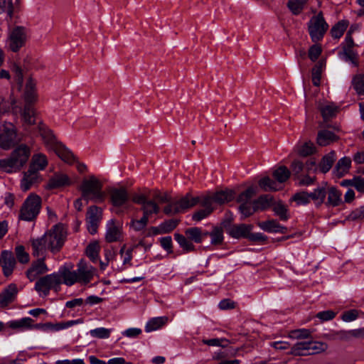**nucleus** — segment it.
<instances>
[{"mask_svg":"<svg viewBox=\"0 0 364 364\" xmlns=\"http://www.w3.org/2000/svg\"><path fill=\"white\" fill-rule=\"evenodd\" d=\"M238 351V348L220 350L214 353L213 360H217L218 364H240L241 361L238 359H229L231 356L237 355Z\"/></svg>","mask_w":364,"mask_h":364,"instance_id":"f8f14e48","label":"nucleus"},{"mask_svg":"<svg viewBox=\"0 0 364 364\" xmlns=\"http://www.w3.org/2000/svg\"><path fill=\"white\" fill-rule=\"evenodd\" d=\"M336 160V154L334 151H331L329 154L324 156L320 163L319 167L323 173L328 172L332 167Z\"/></svg>","mask_w":364,"mask_h":364,"instance_id":"a19ab883","label":"nucleus"},{"mask_svg":"<svg viewBox=\"0 0 364 364\" xmlns=\"http://www.w3.org/2000/svg\"><path fill=\"white\" fill-rule=\"evenodd\" d=\"M306 2L307 0H289L287 6L293 14L298 15L302 11Z\"/></svg>","mask_w":364,"mask_h":364,"instance_id":"37998d69","label":"nucleus"},{"mask_svg":"<svg viewBox=\"0 0 364 364\" xmlns=\"http://www.w3.org/2000/svg\"><path fill=\"white\" fill-rule=\"evenodd\" d=\"M200 197H193L190 194H186L179 200L175 202V212H183L188 208L195 206L200 201Z\"/></svg>","mask_w":364,"mask_h":364,"instance_id":"aec40b11","label":"nucleus"},{"mask_svg":"<svg viewBox=\"0 0 364 364\" xmlns=\"http://www.w3.org/2000/svg\"><path fill=\"white\" fill-rule=\"evenodd\" d=\"M77 267L76 272L78 283L87 284L90 282L94 277L95 268L87 264L83 259L80 260Z\"/></svg>","mask_w":364,"mask_h":364,"instance_id":"9d476101","label":"nucleus"},{"mask_svg":"<svg viewBox=\"0 0 364 364\" xmlns=\"http://www.w3.org/2000/svg\"><path fill=\"white\" fill-rule=\"evenodd\" d=\"M185 233L190 240L197 243L201 242L203 237L208 235V232L203 233L199 228H188L186 230Z\"/></svg>","mask_w":364,"mask_h":364,"instance_id":"e433bc0d","label":"nucleus"},{"mask_svg":"<svg viewBox=\"0 0 364 364\" xmlns=\"http://www.w3.org/2000/svg\"><path fill=\"white\" fill-rule=\"evenodd\" d=\"M112 330L103 327L97 328L90 331V336L97 338H108L110 336Z\"/></svg>","mask_w":364,"mask_h":364,"instance_id":"e2e57ef3","label":"nucleus"},{"mask_svg":"<svg viewBox=\"0 0 364 364\" xmlns=\"http://www.w3.org/2000/svg\"><path fill=\"white\" fill-rule=\"evenodd\" d=\"M295 150L297 153L302 156H307L314 154L316 151V147L311 141H306L302 144H298Z\"/></svg>","mask_w":364,"mask_h":364,"instance_id":"ea45409f","label":"nucleus"},{"mask_svg":"<svg viewBox=\"0 0 364 364\" xmlns=\"http://www.w3.org/2000/svg\"><path fill=\"white\" fill-rule=\"evenodd\" d=\"M339 137L333 132L322 129L318 132L316 137V143L321 146H326L338 141Z\"/></svg>","mask_w":364,"mask_h":364,"instance_id":"cd10ccee","label":"nucleus"},{"mask_svg":"<svg viewBox=\"0 0 364 364\" xmlns=\"http://www.w3.org/2000/svg\"><path fill=\"white\" fill-rule=\"evenodd\" d=\"M47 166V157L43 154L38 153L33 155L29 168L38 172L45 169Z\"/></svg>","mask_w":364,"mask_h":364,"instance_id":"7c9ffc66","label":"nucleus"},{"mask_svg":"<svg viewBox=\"0 0 364 364\" xmlns=\"http://www.w3.org/2000/svg\"><path fill=\"white\" fill-rule=\"evenodd\" d=\"M254 202L257 210H265L271 205L272 198L269 195H264Z\"/></svg>","mask_w":364,"mask_h":364,"instance_id":"de8ad7c7","label":"nucleus"},{"mask_svg":"<svg viewBox=\"0 0 364 364\" xmlns=\"http://www.w3.org/2000/svg\"><path fill=\"white\" fill-rule=\"evenodd\" d=\"M53 151L65 163L71 164L75 161V158L72 152L61 143Z\"/></svg>","mask_w":364,"mask_h":364,"instance_id":"2f4dec72","label":"nucleus"},{"mask_svg":"<svg viewBox=\"0 0 364 364\" xmlns=\"http://www.w3.org/2000/svg\"><path fill=\"white\" fill-rule=\"evenodd\" d=\"M353 85L359 95H364V74L356 75L353 79Z\"/></svg>","mask_w":364,"mask_h":364,"instance_id":"6e6d98bb","label":"nucleus"},{"mask_svg":"<svg viewBox=\"0 0 364 364\" xmlns=\"http://www.w3.org/2000/svg\"><path fill=\"white\" fill-rule=\"evenodd\" d=\"M259 185L264 191H272L278 190L277 184L269 177H264L259 180Z\"/></svg>","mask_w":364,"mask_h":364,"instance_id":"3c124183","label":"nucleus"},{"mask_svg":"<svg viewBox=\"0 0 364 364\" xmlns=\"http://www.w3.org/2000/svg\"><path fill=\"white\" fill-rule=\"evenodd\" d=\"M73 265L72 264H65L57 272L62 283L67 286H72L75 283H78L76 270H73Z\"/></svg>","mask_w":364,"mask_h":364,"instance_id":"9b49d317","label":"nucleus"},{"mask_svg":"<svg viewBox=\"0 0 364 364\" xmlns=\"http://www.w3.org/2000/svg\"><path fill=\"white\" fill-rule=\"evenodd\" d=\"M12 71L14 73V79L18 85V90L23 87V70L18 65H14Z\"/></svg>","mask_w":364,"mask_h":364,"instance_id":"69168bd1","label":"nucleus"},{"mask_svg":"<svg viewBox=\"0 0 364 364\" xmlns=\"http://www.w3.org/2000/svg\"><path fill=\"white\" fill-rule=\"evenodd\" d=\"M21 115L26 124H33L35 123V111L30 104L26 103Z\"/></svg>","mask_w":364,"mask_h":364,"instance_id":"c03bdc74","label":"nucleus"},{"mask_svg":"<svg viewBox=\"0 0 364 364\" xmlns=\"http://www.w3.org/2000/svg\"><path fill=\"white\" fill-rule=\"evenodd\" d=\"M16 257L19 262L25 264L29 261V255L25 251V248L22 245L17 246L15 249Z\"/></svg>","mask_w":364,"mask_h":364,"instance_id":"0e129e2a","label":"nucleus"},{"mask_svg":"<svg viewBox=\"0 0 364 364\" xmlns=\"http://www.w3.org/2000/svg\"><path fill=\"white\" fill-rule=\"evenodd\" d=\"M52 252H58L64 245L66 238V231L61 224L52 227L43 235Z\"/></svg>","mask_w":364,"mask_h":364,"instance_id":"20e7f679","label":"nucleus"},{"mask_svg":"<svg viewBox=\"0 0 364 364\" xmlns=\"http://www.w3.org/2000/svg\"><path fill=\"white\" fill-rule=\"evenodd\" d=\"M274 177L280 183L286 181L290 176V171L285 166H280L273 173Z\"/></svg>","mask_w":364,"mask_h":364,"instance_id":"5fc2aeb1","label":"nucleus"},{"mask_svg":"<svg viewBox=\"0 0 364 364\" xmlns=\"http://www.w3.org/2000/svg\"><path fill=\"white\" fill-rule=\"evenodd\" d=\"M61 284L62 281L59 279L57 272H54L38 279L35 284V289L41 296H46L50 289L58 291Z\"/></svg>","mask_w":364,"mask_h":364,"instance_id":"39448f33","label":"nucleus"},{"mask_svg":"<svg viewBox=\"0 0 364 364\" xmlns=\"http://www.w3.org/2000/svg\"><path fill=\"white\" fill-rule=\"evenodd\" d=\"M168 321L167 317H156L150 319L146 324L145 331L151 332L159 329Z\"/></svg>","mask_w":364,"mask_h":364,"instance_id":"c9c22d12","label":"nucleus"},{"mask_svg":"<svg viewBox=\"0 0 364 364\" xmlns=\"http://www.w3.org/2000/svg\"><path fill=\"white\" fill-rule=\"evenodd\" d=\"M359 314L360 311L356 309L346 311L341 315V319L345 322H351L358 318Z\"/></svg>","mask_w":364,"mask_h":364,"instance_id":"774afa93","label":"nucleus"},{"mask_svg":"<svg viewBox=\"0 0 364 364\" xmlns=\"http://www.w3.org/2000/svg\"><path fill=\"white\" fill-rule=\"evenodd\" d=\"M122 224L114 220H109L106 225V232L105 238L107 242H119L123 240Z\"/></svg>","mask_w":364,"mask_h":364,"instance_id":"6e6552de","label":"nucleus"},{"mask_svg":"<svg viewBox=\"0 0 364 364\" xmlns=\"http://www.w3.org/2000/svg\"><path fill=\"white\" fill-rule=\"evenodd\" d=\"M208 235L211 237V244L220 245L223 241V232L222 228H215Z\"/></svg>","mask_w":364,"mask_h":364,"instance_id":"680f3d73","label":"nucleus"},{"mask_svg":"<svg viewBox=\"0 0 364 364\" xmlns=\"http://www.w3.org/2000/svg\"><path fill=\"white\" fill-rule=\"evenodd\" d=\"M36 85V82L32 77H29L26 79L23 99L27 104H31L37 99Z\"/></svg>","mask_w":364,"mask_h":364,"instance_id":"a878e982","label":"nucleus"},{"mask_svg":"<svg viewBox=\"0 0 364 364\" xmlns=\"http://www.w3.org/2000/svg\"><path fill=\"white\" fill-rule=\"evenodd\" d=\"M72 183L71 179L65 173H55L50 178L47 183V188L53 189L69 186Z\"/></svg>","mask_w":364,"mask_h":364,"instance_id":"b1692460","label":"nucleus"},{"mask_svg":"<svg viewBox=\"0 0 364 364\" xmlns=\"http://www.w3.org/2000/svg\"><path fill=\"white\" fill-rule=\"evenodd\" d=\"M141 210L143 212V216L149 219L152 214H158L159 213L160 207L154 200L149 198V200L141 207Z\"/></svg>","mask_w":364,"mask_h":364,"instance_id":"473e14b6","label":"nucleus"},{"mask_svg":"<svg viewBox=\"0 0 364 364\" xmlns=\"http://www.w3.org/2000/svg\"><path fill=\"white\" fill-rule=\"evenodd\" d=\"M326 196H328L325 202L326 206L336 207L342 203V193L334 186L327 184Z\"/></svg>","mask_w":364,"mask_h":364,"instance_id":"5701e85b","label":"nucleus"},{"mask_svg":"<svg viewBox=\"0 0 364 364\" xmlns=\"http://www.w3.org/2000/svg\"><path fill=\"white\" fill-rule=\"evenodd\" d=\"M30 156V147L24 144H20L9 158L0 160V170L6 173L18 171L27 163Z\"/></svg>","mask_w":364,"mask_h":364,"instance_id":"f257e3e1","label":"nucleus"},{"mask_svg":"<svg viewBox=\"0 0 364 364\" xmlns=\"http://www.w3.org/2000/svg\"><path fill=\"white\" fill-rule=\"evenodd\" d=\"M322 117L325 120L336 116L338 107L333 103L327 102L319 106Z\"/></svg>","mask_w":364,"mask_h":364,"instance_id":"72a5a7b5","label":"nucleus"},{"mask_svg":"<svg viewBox=\"0 0 364 364\" xmlns=\"http://www.w3.org/2000/svg\"><path fill=\"white\" fill-rule=\"evenodd\" d=\"M348 27V23L345 21H339L331 30V33L333 38L338 39L344 33Z\"/></svg>","mask_w":364,"mask_h":364,"instance_id":"a18cd8bd","label":"nucleus"},{"mask_svg":"<svg viewBox=\"0 0 364 364\" xmlns=\"http://www.w3.org/2000/svg\"><path fill=\"white\" fill-rule=\"evenodd\" d=\"M175 240L179 245L186 252L193 251L194 245L184 235L176 233L174 235Z\"/></svg>","mask_w":364,"mask_h":364,"instance_id":"8fccbe9b","label":"nucleus"},{"mask_svg":"<svg viewBox=\"0 0 364 364\" xmlns=\"http://www.w3.org/2000/svg\"><path fill=\"white\" fill-rule=\"evenodd\" d=\"M33 320L29 317H25L19 320L11 321L8 326L13 329H26L32 326Z\"/></svg>","mask_w":364,"mask_h":364,"instance_id":"58836bf2","label":"nucleus"},{"mask_svg":"<svg viewBox=\"0 0 364 364\" xmlns=\"http://www.w3.org/2000/svg\"><path fill=\"white\" fill-rule=\"evenodd\" d=\"M273 211L281 220L286 221L289 218L287 208L281 203H278L274 205Z\"/></svg>","mask_w":364,"mask_h":364,"instance_id":"49530a36","label":"nucleus"},{"mask_svg":"<svg viewBox=\"0 0 364 364\" xmlns=\"http://www.w3.org/2000/svg\"><path fill=\"white\" fill-rule=\"evenodd\" d=\"M240 205L239 207L240 212L242 215V218H245L247 217L252 215L257 210L255 208V202L253 205L251 203H240Z\"/></svg>","mask_w":364,"mask_h":364,"instance_id":"603ef678","label":"nucleus"},{"mask_svg":"<svg viewBox=\"0 0 364 364\" xmlns=\"http://www.w3.org/2000/svg\"><path fill=\"white\" fill-rule=\"evenodd\" d=\"M17 287L14 284H9L4 290L0 294V307L4 308L7 306L9 304L13 302L17 295Z\"/></svg>","mask_w":364,"mask_h":364,"instance_id":"412c9836","label":"nucleus"},{"mask_svg":"<svg viewBox=\"0 0 364 364\" xmlns=\"http://www.w3.org/2000/svg\"><path fill=\"white\" fill-rule=\"evenodd\" d=\"M256 188L250 186L239 195L237 201L239 203H250V199L256 194Z\"/></svg>","mask_w":364,"mask_h":364,"instance_id":"13d9d810","label":"nucleus"},{"mask_svg":"<svg viewBox=\"0 0 364 364\" xmlns=\"http://www.w3.org/2000/svg\"><path fill=\"white\" fill-rule=\"evenodd\" d=\"M110 199L112 205L115 207L123 206L129 198L127 189L124 187L114 188L109 191Z\"/></svg>","mask_w":364,"mask_h":364,"instance_id":"2eb2a0df","label":"nucleus"},{"mask_svg":"<svg viewBox=\"0 0 364 364\" xmlns=\"http://www.w3.org/2000/svg\"><path fill=\"white\" fill-rule=\"evenodd\" d=\"M252 230V225L240 224L232 225L227 229V232L233 238H247L249 233Z\"/></svg>","mask_w":364,"mask_h":364,"instance_id":"f3484780","label":"nucleus"},{"mask_svg":"<svg viewBox=\"0 0 364 364\" xmlns=\"http://www.w3.org/2000/svg\"><path fill=\"white\" fill-rule=\"evenodd\" d=\"M26 41V34L21 27L14 28L9 35V47L14 52L21 48Z\"/></svg>","mask_w":364,"mask_h":364,"instance_id":"ddd939ff","label":"nucleus"},{"mask_svg":"<svg viewBox=\"0 0 364 364\" xmlns=\"http://www.w3.org/2000/svg\"><path fill=\"white\" fill-rule=\"evenodd\" d=\"M351 165V159L349 157H343L338 160L335 167L336 175L339 177L345 175L349 170Z\"/></svg>","mask_w":364,"mask_h":364,"instance_id":"f704fd0d","label":"nucleus"},{"mask_svg":"<svg viewBox=\"0 0 364 364\" xmlns=\"http://www.w3.org/2000/svg\"><path fill=\"white\" fill-rule=\"evenodd\" d=\"M41 208V198L36 194L31 193L20 210L19 218L25 221H32L36 218Z\"/></svg>","mask_w":364,"mask_h":364,"instance_id":"7ed1b4c3","label":"nucleus"},{"mask_svg":"<svg viewBox=\"0 0 364 364\" xmlns=\"http://www.w3.org/2000/svg\"><path fill=\"white\" fill-rule=\"evenodd\" d=\"M19 141L16 129L12 123L5 122L0 126L1 149L9 150Z\"/></svg>","mask_w":364,"mask_h":364,"instance_id":"423d86ee","label":"nucleus"},{"mask_svg":"<svg viewBox=\"0 0 364 364\" xmlns=\"http://www.w3.org/2000/svg\"><path fill=\"white\" fill-rule=\"evenodd\" d=\"M202 342L210 346H220L223 348H228L230 344L229 341L225 338L203 339Z\"/></svg>","mask_w":364,"mask_h":364,"instance_id":"052dcab7","label":"nucleus"},{"mask_svg":"<svg viewBox=\"0 0 364 364\" xmlns=\"http://www.w3.org/2000/svg\"><path fill=\"white\" fill-rule=\"evenodd\" d=\"M328 348L326 343L318 341H308L309 355L324 352Z\"/></svg>","mask_w":364,"mask_h":364,"instance_id":"79ce46f5","label":"nucleus"},{"mask_svg":"<svg viewBox=\"0 0 364 364\" xmlns=\"http://www.w3.org/2000/svg\"><path fill=\"white\" fill-rule=\"evenodd\" d=\"M292 199L299 205H306L311 201L310 193L305 191L299 192L294 195Z\"/></svg>","mask_w":364,"mask_h":364,"instance_id":"bf43d9fd","label":"nucleus"},{"mask_svg":"<svg viewBox=\"0 0 364 364\" xmlns=\"http://www.w3.org/2000/svg\"><path fill=\"white\" fill-rule=\"evenodd\" d=\"M204 197L211 200V205L213 206V203L221 205L232 200L234 198V193L231 190H225L217 192L212 196Z\"/></svg>","mask_w":364,"mask_h":364,"instance_id":"c85d7f7f","label":"nucleus"},{"mask_svg":"<svg viewBox=\"0 0 364 364\" xmlns=\"http://www.w3.org/2000/svg\"><path fill=\"white\" fill-rule=\"evenodd\" d=\"M32 255L35 257H44L47 250H49L48 244L44 235L41 237L32 239Z\"/></svg>","mask_w":364,"mask_h":364,"instance_id":"4be33fe9","label":"nucleus"},{"mask_svg":"<svg viewBox=\"0 0 364 364\" xmlns=\"http://www.w3.org/2000/svg\"><path fill=\"white\" fill-rule=\"evenodd\" d=\"M328 25L326 22L323 14L318 13L314 16L309 21L308 28L311 40L317 42L321 40L328 30Z\"/></svg>","mask_w":364,"mask_h":364,"instance_id":"0eeeda50","label":"nucleus"},{"mask_svg":"<svg viewBox=\"0 0 364 364\" xmlns=\"http://www.w3.org/2000/svg\"><path fill=\"white\" fill-rule=\"evenodd\" d=\"M99 252L100 245L97 242L90 243L86 249V254L87 257H89L90 259L93 262H95L99 256Z\"/></svg>","mask_w":364,"mask_h":364,"instance_id":"4d7b16f0","label":"nucleus"},{"mask_svg":"<svg viewBox=\"0 0 364 364\" xmlns=\"http://www.w3.org/2000/svg\"><path fill=\"white\" fill-rule=\"evenodd\" d=\"M289 355L294 356H304L309 355L308 341L298 342L294 344L291 350L288 353Z\"/></svg>","mask_w":364,"mask_h":364,"instance_id":"4c0bfd02","label":"nucleus"},{"mask_svg":"<svg viewBox=\"0 0 364 364\" xmlns=\"http://www.w3.org/2000/svg\"><path fill=\"white\" fill-rule=\"evenodd\" d=\"M102 210L95 205L90 206L87 212V227L89 232L92 235L97 232L99 223L102 219Z\"/></svg>","mask_w":364,"mask_h":364,"instance_id":"1a4fd4ad","label":"nucleus"},{"mask_svg":"<svg viewBox=\"0 0 364 364\" xmlns=\"http://www.w3.org/2000/svg\"><path fill=\"white\" fill-rule=\"evenodd\" d=\"M322 70L323 63L321 62H318L312 69V82L316 87L320 85Z\"/></svg>","mask_w":364,"mask_h":364,"instance_id":"864d4df0","label":"nucleus"},{"mask_svg":"<svg viewBox=\"0 0 364 364\" xmlns=\"http://www.w3.org/2000/svg\"><path fill=\"white\" fill-rule=\"evenodd\" d=\"M200 203L204 208L198 210L192 215V219L195 221H200L204 219L209 215L213 210V207L211 205V200L210 198L202 197Z\"/></svg>","mask_w":364,"mask_h":364,"instance_id":"bb28decb","label":"nucleus"},{"mask_svg":"<svg viewBox=\"0 0 364 364\" xmlns=\"http://www.w3.org/2000/svg\"><path fill=\"white\" fill-rule=\"evenodd\" d=\"M102 183L94 176L85 179L80 186L82 198L88 203L90 200L100 202L104 200L105 193L102 190Z\"/></svg>","mask_w":364,"mask_h":364,"instance_id":"f03ea898","label":"nucleus"},{"mask_svg":"<svg viewBox=\"0 0 364 364\" xmlns=\"http://www.w3.org/2000/svg\"><path fill=\"white\" fill-rule=\"evenodd\" d=\"M48 270V267L43 261V257H41L32 264L31 267L27 270L26 275L28 279L32 282L38 275L46 273Z\"/></svg>","mask_w":364,"mask_h":364,"instance_id":"a211bd4d","label":"nucleus"},{"mask_svg":"<svg viewBox=\"0 0 364 364\" xmlns=\"http://www.w3.org/2000/svg\"><path fill=\"white\" fill-rule=\"evenodd\" d=\"M151 199L154 200L157 204L168 203L170 201V198L166 193H161L158 190L153 191L152 198Z\"/></svg>","mask_w":364,"mask_h":364,"instance_id":"338daca9","label":"nucleus"},{"mask_svg":"<svg viewBox=\"0 0 364 364\" xmlns=\"http://www.w3.org/2000/svg\"><path fill=\"white\" fill-rule=\"evenodd\" d=\"M326 188L327 183H322L314 188L313 191L310 192V198L316 207H321L325 203Z\"/></svg>","mask_w":364,"mask_h":364,"instance_id":"6ab92c4d","label":"nucleus"},{"mask_svg":"<svg viewBox=\"0 0 364 364\" xmlns=\"http://www.w3.org/2000/svg\"><path fill=\"white\" fill-rule=\"evenodd\" d=\"M2 269L6 277L10 276L16 266V259L11 252L4 250L1 255Z\"/></svg>","mask_w":364,"mask_h":364,"instance_id":"dca6fc26","label":"nucleus"},{"mask_svg":"<svg viewBox=\"0 0 364 364\" xmlns=\"http://www.w3.org/2000/svg\"><path fill=\"white\" fill-rule=\"evenodd\" d=\"M39 178V173L33 169L28 168L24 173L23 177L21 181V188L23 191H28L33 185L36 183Z\"/></svg>","mask_w":364,"mask_h":364,"instance_id":"393cba45","label":"nucleus"},{"mask_svg":"<svg viewBox=\"0 0 364 364\" xmlns=\"http://www.w3.org/2000/svg\"><path fill=\"white\" fill-rule=\"evenodd\" d=\"M38 132L43 142L48 150L54 151L60 144L56 140L52 132L44 125L41 124L38 127Z\"/></svg>","mask_w":364,"mask_h":364,"instance_id":"4468645a","label":"nucleus"},{"mask_svg":"<svg viewBox=\"0 0 364 364\" xmlns=\"http://www.w3.org/2000/svg\"><path fill=\"white\" fill-rule=\"evenodd\" d=\"M258 226L263 230L268 232L285 233L287 230L286 227L281 225L274 220H269L259 222Z\"/></svg>","mask_w":364,"mask_h":364,"instance_id":"c756f323","label":"nucleus"},{"mask_svg":"<svg viewBox=\"0 0 364 364\" xmlns=\"http://www.w3.org/2000/svg\"><path fill=\"white\" fill-rule=\"evenodd\" d=\"M149 223V219L142 216L140 219H132L129 223L130 228L136 231L139 232L144 230Z\"/></svg>","mask_w":364,"mask_h":364,"instance_id":"09e8293b","label":"nucleus"}]
</instances>
